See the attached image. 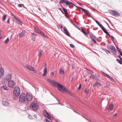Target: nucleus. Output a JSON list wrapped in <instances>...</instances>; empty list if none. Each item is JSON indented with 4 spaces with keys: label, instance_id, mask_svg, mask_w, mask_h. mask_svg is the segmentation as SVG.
Segmentation results:
<instances>
[{
    "label": "nucleus",
    "instance_id": "obj_1",
    "mask_svg": "<svg viewBox=\"0 0 122 122\" xmlns=\"http://www.w3.org/2000/svg\"><path fill=\"white\" fill-rule=\"evenodd\" d=\"M30 107L33 110L36 111L39 108V105L33 101L32 102Z\"/></svg>",
    "mask_w": 122,
    "mask_h": 122
},
{
    "label": "nucleus",
    "instance_id": "obj_2",
    "mask_svg": "<svg viewBox=\"0 0 122 122\" xmlns=\"http://www.w3.org/2000/svg\"><path fill=\"white\" fill-rule=\"evenodd\" d=\"M13 93L16 96L19 95L20 93V90L19 87L17 86L15 87L13 90Z\"/></svg>",
    "mask_w": 122,
    "mask_h": 122
},
{
    "label": "nucleus",
    "instance_id": "obj_3",
    "mask_svg": "<svg viewBox=\"0 0 122 122\" xmlns=\"http://www.w3.org/2000/svg\"><path fill=\"white\" fill-rule=\"evenodd\" d=\"M26 96L24 93H21L20 96L19 101L20 102H23L25 101Z\"/></svg>",
    "mask_w": 122,
    "mask_h": 122
},
{
    "label": "nucleus",
    "instance_id": "obj_4",
    "mask_svg": "<svg viewBox=\"0 0 122 122\" xmlns=\"http://www.w3.org/2000/svg\"><path fill=\"white\" fill-rule=\"evenodd\" d=\"M109 12L111 14L116 16H119L120 15L119 12L114 10H111Z\"/></svg>",
    "mask_w": 122,
    "mask_h": 122
},
{
    "label": "nucleus",
    "instance_id": "obj_5",
    "mask_svg": "<svg viewBox=\"0 0 122 122\" xmlns=\"http://www.w3.org/2000/svg\"><path fill=\"white\" fill-rule=\"evenodd\" d=\"M26 99L27 101H31L32 99V95L30 93H27L26 94Z\"/></svg>",
    "mask_w": 122,
    "mask_h": 122
},
{
    "label": "nucleus",
    "instance_id": "obj_6",
    "mask_svg": "<svg viewBox=\"0 0 122 122\" xmlns=\"http://www.w3.org/2000/svg\"><path fill=\"white\" fill-rule=\"evenodd\" d=\"M102 73L104 76H105L107 78H109L110 80H112V81L113 82L115 83V81L114 79L112 77L110 76L109 75L107 74L104 72L102 71Z\"/></svg>",
    "mask_w": 122,
    "mask_h": 122
},
{
    "label": "nucleus",
    "instance_id": "obj_7",
    "mask_svg": "<svg viewBox=\"0 0 122 122\" xmlns=\"http://www.w3.org/2000/svg\"><path fill=\"white\" fill-rule=\"evenodd\" d=\"M8 85L9 87L12 88L14 86L15 83L13 81L10 80L8 82Z\"/></svg>",
    "mask_w": 122,
    "mask_h": 122
},
{
    "label": "nucleus",
    "instance_id": "obj_8",
    "mask_svg": "<svg viewBox=\"0 0 122 122\" xmlns=\"http://www.w3.org/2000/svg\"><path fill=\"white\" fill-rule=\"evenodd\" d=\"M57 84V88L59 91H60L61 90L63 91V90H65V87L64 86L59 83H58Z\"/></svg>",
    "mask_w": 122,
    "mask_h": 122
},
{
    "label": "nucleus",
    "instance_id": "obj_9",
    "mask_svg": "<svg viewBox=\"0 0 122 122\" xmlns=\"http://www.w3.org/2000/svg\"><path fill=\"white\" fill-rule=\"evenodd\" d=\"M90 38L92 40V41H93L95 43H96V40H97V38L95 36L91 33L90 34Z\"/></svg>",
    "mask_w": 122,
    "mask_h": 122
},
{
    "label": "nucleus",
    "instance_id": "obj_10",
    "mask_svg": "<svg viewBox=\"0 0 122 122\" xmlns=\"http://www.w3.org/2000/svg\"><path fill=\"white\" fill-rule=\"evenodd\" d=\"M99 77V76L98 75H94L93 74H91L90 77V78H92L93 79H96L97 81Z\"/></svg>",
    "mask_w": 122,
    "mask_h": 122
},
{
    "label": "nucleus",
    "instance_id": "obj_11",
    "mask_svg": "<svg viewBox=\"0 0 122 122\" xmlns=\"http://www.w3.org/2000/svg\"><path fill=\"white\" fill-rule=\"evenodd\" d=\"M4 70L2 67H0V79L4 75Z\"/></svg>",
    "mask_w": 122,
    "mask_h": 122
},
{
    "label": "nucleus",
    "instance_id": "obj_12",
    "mask_svg": "<svg viewBox=\"0 0 122 122\" xmlns=\"http://www.w3.org/2000/svg\"><path fill=\"white\" fill-rule=\"evenodd\" d=\"M37 36V35L35 34L34 33H32L31 36V40L33 41H35L36 40V36Z\"/></svg>",
    "mask_w": 122,
    "mask_h": 122
},
{
    "label": "nucleus",
    "instance_id": "obj_13",
    "mask_svg": "<svg viewBox=\"0 0 122 122\" xmlns=\"http://www.w3.org/2000/svg\"><path fill=\"white\" fill-rule=\"evenodd\" d=\"M26 67L27 69L29 70L32 71L35 73L36 72L35 71L34 68L31 66H30L29 65H27L26 66Z\"/></svg>",
    "mask_w": 122,
    "mask_h": 122
},
{
    "label": "nucleus",
    "instance_id": "obj_14",
    "mask_svg": "<svg viewBox=\"0 0 122 122\" xmlns=\"http://www.w3.org/2000/svg\"><path fill=\"white\" fill-rule=\"evenodd\" d=\"M12 75L10 73H8L6 76V78L7 80H9L11 79Z\"/></svg>",
    "mask_w": 122,
    "mask_h": 122
},
{
    "label": "nucleus",
    "instance_id": "obj_15",
    "mask_svg": "<svg viewBox=\"0 0 122 122\" xmlns=\"http://www.w3.org/2000/svg\"><path fill=\"white\" fill-rule=\"evenodd\" d=\"M95 22L97 23L100 27L102 29V30L103 31L105 29L104 28V27L100 23V22L97 20L95 21Z\"/></svg>",
    "mask_w": 122,
    "mask_h": 122
},
{
    "label": "nucleus",
    "instance_id": "obj_16",
    "mask_svg": "<svg viewBox=\"0 0 122 122\" xmlns=\"http://www.w3.org/2000/svg\"><path fill=\"white\" fill-rule=\"evenodd\" d=\"M63 30L65 32V33L66 35L68 36H70V33L68 32L66 28L65 27H63Z\"/></svg>",
    "mask_w": 122,
    "mask_h": 122
},
{
    "label": "nucleus",
    "instance_id": "obj_17",
    "mask_svg": "<svg viewBox=\"0 0 122 122\" xmlns=\"http://www.w3.org/2000/svg\"><path fill=\"white\" fill-rule=\"evenodd\" d=\"M34 29L35 32L39 34L41 31L37 27L34 26Z\"/></svg>",
    "mask_w": 122,
    "mask_h": 122
},
{
    "label": "nucleus",
    "instance_id": "obj_18",
    "mask_svg": "<svg viewBox=\"0 0 122 122\" xmlns=\"http://www.w3.org/2000/svg\"><path fill=\"white\" fill-rule=\"evenodd\" d=\"M80 9L82 10L86 14L88 15L90 14V13L87 10H85L81 7L80 8Z\"/></svg>",
    "mask_w": 122,
    "mask_h": 122
},
{
    "label": "nucleus",
    "instance_id": "obj_19",
    "mask_svg": "<svg viewBox=\"0 0 122 122\" xmlns=\"http://www.w3.org/2000/svg\"><path fill=\"white\" fill-rule=\"evenodd\" d=\"M26 32L25 30H23L21 33L19 34V37L22 38L23 37V36Z\"/></svg>",
    "mask_w": 122,
    "mask_h": 122
},
{
    "label": "nucleus",
    "instance_id": "obj_20",
    "mask_svg": "<svg viewBox=\"0 0 122 122\" xmlns=\"http://www.w3.org/2000/svg\"><path fill=\"white\" fill-rule=\"evenodd\" d=\"M2 104L3 106H8L9 105V103L7 101H6L2 102Z\"/></svg>",
    "mask_w": 122,
    "mask_h": 122
},
{
    "label": "nucleus",
    "instance_id": "obj_21",
    "mask_svg": "<svg viewBox=\"0 0 122 122\" xmlns=\"http://www.w3.org/2000/svg\"><path fill=\"white\" fill-rule=\"evenodd\" d=\"M112 52H115L116 51V49L113 46H111L110 48V49Z\"/></svg>",
    "mask_w": 122,
    "mask_h": 122
},
{
    "label": "nucleus",
    "instance_id": "obj_22",
    "mask_svg": "<svg viewBox=\"0 0 122 122\" xmlns=\"http://www.w3.org/2000/svg\"><path fill=\"white\" fill-rule=\"evenodd\" d=\"M16 22L17 23H18L20 25H22V22L19 20V19H18L17 18V19L15 20Z\"/></svg>",
    "mask_w": 122,
    "mask_h": 122
},
{
    "label": "nucleus",
    "instance_id": "obj_23",
    "mask_svg": "<svg viewBox=\"0 0 122 122\" xmlns=\"http://www.w3.org/2000/svg\"><path fill=\"white\" fill-rule=\"evenodd\" d=\"M1 88L3 90H8L9 89L6 85H4L1 86Z\"/></svg>",
    "mask_w": 122,
    "mask_h": 122
},
{
    "label": "nucleus",
    "instance_id": "obj_24",
    "mask_svg": "<svg viewBox=\"0 0 122 122\" xmlns=\"http://www.w3.org/2000/svg\"><path fill=\"white\" fill-rule=\"evenodd\" d=\"M59 83H58L55 82V81H53V82L52 85L53 86L55 87H57V84Z\"/></svg>",
    "mask_w": 122,
    "mask_h": 122
},
{
    "label": "nucleus",
    "instance_id": "obj_25",
    "mask_svg": "<svg viewBox=\"0 0 122 122\" xmlns=\"http://www.w3.org/2000/svg\"><path fill=\"white\" fill-rule=\"evenodd\" d=\"M10 15L12 17V18H13L14 19H15L16 20V19H17V17H16L13 13H11Z\"/></svg>",
    "mask_w": 122,
    "mask_h": 122
},
{
    "label": "nucleus",
    "instance_id": "obj_26",
    "mask_svg": "<svg viewBox=\"0 0 122 122\" xmlns=\"http://www.w3.org/2000/svg\"><path fill=\"white\" fill-rule=\"evenodd\" d=\"M101 85V84L98 82H96L95 84H94L93 86V87H94L95 86H98L99 85Z\"/></svg>",
    "mask_w": 122,
    "mask_h": 122
},
{
    "label": "nucleus",
    "instance_id": "obj_27",
    "mask_svg": "<svg viewBox=\"0 0 122 122\" xmlns=\"http://www.w3.org/2000/svg\"><path fill=\"white\" fill-rule=\"evenodd\" d=\"M64 72V71L61 68L59 70V73L61 74H63Z\"/></svg>",
    "mask_w": 122,
    "mask_h": 122
},
{
    "label": "nucleus",
    "instance_id": "obj_28",
    "mask_svg": "<svg viewBox=\"0 0 122 122\" xmlns=\"http://www.w3.org/2000/svg\"><path fill=\"white\" fill-rule=\"evenodd\" d=\"M39 34L41 35L42 36L44 37H46V35L44 33L41 31L40 33Z\"/></svg>",
    "mask_w": 122,
    "mask_h": 122
},
{
    "label": "nucleus",
    "instance_id": "obj_29",
    "mask_svg": "<svg viewBox=\"0 0 122 122\" xmlns=\"http://www.w3.org/2000/svg\"><path fill=\"white\" fill-rule=\"evenodd\" d=\"M63 10L64 12L65 15H67L68 14L67 13V10L65 8H63Z\"/></svg>",
    "mask_w": 122,
    "mask_h": 122
},
{
    "label": "nucleus",
    "instance_id": "obj_30",
    "mask_svg": "<svg viewBox=\"0 0 122 122\" xmlns=\"http://www.w3.org/2000/svg\"><path fill=\"white\" fill-rule=\"evenodd\" d=\"M103 31L105 33L108 35L109 37H110L111 35L108 33V32L106 31V29L104 30Z\"/></svg>",
    "mask_w": 122,
    "mask_h": 122
},
{
    "label": "nucleus",
    "instance_id": "obj_31",
    "mask_svg": "<svg viewBox=\"0 0 122 122\" xmlns=\"http://www.w3.org/2000/svg\"><path fill=\"white\" fill-rule=\"evenodd\" d=\"M67 0H60V3H66L67 2Z\"/></svg>",
    "mask_w": 122,
    "mask_h": 122
},
{
    "label": "nucleus",
    "instance_id": "obj_32",
    "mask_svg": "<svg viewBox=\"0 0 122 122\" xmlns=\"http://www.w3.org/2000/svg\"><path fill=\"white\" fill-rule=\"evenodd\" d=\"M45 117H46L48 118H50L51 117L49 113L47 112L46 114V115L45 116Z\"/></svg>",
    "mask_w": 122,
    "mask_h": 122
},
{
    "label": "nucleus",
    "instance_id": "obj_33",
    "mask_svg": "<svg viewBox=\"0 0 122 122\" xmlns=\"http://www.w3.org/2000/svg\"><path fill=\"white\" fill-rule=\"evenodd\" d=\"M38 51V53H39L38 56L39 57H40L41 56V54L42 53L41 51V50H39Z\"/></svg>",
    "mask_w": 122,
    "mask_h": 122
},
{
    "label": "nucleus",
    "instance_id": "obj_34",
    "mask_svg": "<svg viewBox=\"0 0 122 122\" xmlns=\"http://www.w3.org/2000/svg\"><path fill=\"white\" fill-rule=\"evenodd\" d=\"M87 71L88 73L89 74H92V73H93V71H91L90 70H88Z\"/></svg>",
    "mask_w": 122,
    "mask_h": 122
},
{
    "label": "nucleus",
    "instance_id": "obj_35",
    "mask_svg": "<svg viewBox=\"0 0 122 122\" xmlns=\"http://www.w3.org/2000/svg\"><path fill=\"white\" fill-rule=\"evenodd\" d=\"M113 104H111L110 105L108 109H112L113 108Z\"/></svg>",
    "mask_w": 122,
    "mask_h": 122
},
{
    "label": "nucleus",
    "instance_id": "obj_36",
    "mask_svg": "<svg viewBox=\"0 0 122 122\" xmlns=\"http://www.w3.org/2000/svg\"><path fill=\"white\" fill-rule=\"evenodd\" d=\"M6 16L7 15H6L5 14L3 15V20H5L6 17Z\"/></svg>",
    "mask_w": 122,
    "mask_h": 122
},
{
    "label": "nucleus",
    "instance_id": "obj_37",
    "mask_svg": "<svg viewBox=\"0 0 122 122\" xmlns=\"http://www.w3.org/2000/svg\"><path fill=\"white\" fill-rule=\"evenodd\" d=\"M48 81L51 84H52L53 82V81H52L50 79H48Z\"/></svg>",
    "mask_w": 122,
    "mask_h": 122
},
{
    "label": "nucleus",
    "instance_id": "obj_38",
    "mask_svg": "<svg viewBox=\"0 0 122 122\" xmlns=\"http://www.w3.org/2000/svg\"><path fill=\"white\" fill-rule=\"evenodd\" d=\"M9 41V38H7L6 39L4 43H7Z\"/></svg>",
    "mask_w": 122,
    "mask_h": 122
},
{
    "label": "nucleus",
    "instance_id": "obj_39",
    "mask_svg": "<svg viewBox=\"0 0 122 122\" xmlns=\"http://www.w3.org/2000/svg\"><path fill=\"white\" fill-rule=\"evenodd\" d=\"M66 5L67 6H68L69 5H70V2L68 0H67V2L66 3Z\"/></svg>",
    "mask_w": 122,
    "mask_h": 122
},
{
    "label": "nucleus",
    "instance_id": "obj_40",
    "mask_svg": "<svg viewBox=\"0 0 122 122\" xmlns=\"http://www.w3.org/2000/svg\"><path fill=\"white\" fill-rule=\"evenodd\" d=\"M47 71V68L46 67H45L43 70V72L44 73H46Z\"/></svg>",
    "mask_w": 122,
    "mask_h": 122
},
{
    "label": "nucleus",
    "instance_id": "obj_41",
    "mask_svg": "<svg viewBox=\"0 0 122 122\" xmlns=\"http://www.w3.org/2000/svg\"><path fill=\"white\" fill-rule=\"evenodd\" d=\"M47 112L45 110L43 111V114L45 116L46 115V113Z\"/></svg>",
    "mask_w": 122,
    "mask_h": 122
},
{
    "label": "nucleus",
    "instance_id": "obj_42",
    "mask_svg": "<svg viewBox=\"0 0 122 122\" xmlns=\"http://www.w3.org/2000/svg\"><path fill=\"white\" fill-rule=\"evenodd\" d=\"M81 32L83 33L84 34H85L86 35H87V34L86 33V32L84 31V30H83V29H82V28H81Z\"/></svg>",
    "mask_w": 122,
    "mask_h": 122
},
{
    "label": "nucleus",
    "instance_id": "obj_43",
    "mask_svg": "<svg viewBox=\"0 0 122 122\" xmlns=\"http://www.w3.org/2000/svg\"><path fill=\"white\" fill-rule=\"evenodd\" d=\"M116 61L120 64H121V61L118 59H117Z\"/></svg>",
    "mask_w": 122,
    "mask_h": 122
},
{
    "label": "nucleus",
    "instance_id": "obj_44",
    "mask_svg": "<svg viewBox=\"0 0 122 122\" xmlns=\"http://www.w3.org/2000/svg\"><path fill=\"white\" fill-rule=\"evenodd\" d=\"M85 92L87 94L89 92V90L88 89H86L85 90Z\"/></svg>",
    "mask_w": 122,
    "mask_h": 122
},
{
    "label": "nucleus",
    "instance_id": "obj_45",
    "mask_svg": "<svg viewBox=\"0 0 122 122\" xmlns=\"http://www.w3.org/2000/svg\"><path fill=\"white\" fill-rule=\"evenodd\" d=\"M116 47L118 52H120L121 51L118 47L117 46Z\"/></svg>",
    "mask_w": 122,
    "mask_h": 122
},
{
    "label": "nucleus",
    "instance_id": "obj_46",
    "mask_svg": "<svg viewBox=\"0 0 122 122\" xmlns=\"http://www.w3.org/2000/svg\"><path fill=\"white\" fill-rule=\"evenodd\" d=\"M22 5H23V6H24V5L23 4H19L18 5V6L19 7H22Z\"/></svg>",
    "mask_w": 122,
    "mask_h": 122
},
{
    "label": "nucleus",
    "instance_id": "obj_47",
    "mask_svg": "<svg viewBox=\"0 0 122 122\" xmlns=\"http://www.w3.org/2000/svg\"><path fill=\"white\" fill-rule=\"evenodd\" d=\"M70 46L72 48H74L75 47L72 44H71L70 45Z\"/></svg>",
    "mask_w": 122,
    "mask_h": 122
},
{
    "label": "nucleus",
    "instance_id": "obj_48",
    "mask_svg": "<svg viewBox=\"0 0 122 122\" xmlns=\"http://www.w3.org/2000/svg\"><path fill=\"white\" fill-rule=\"evenodd\" d=\"M59 26L60 28H63V26L61 24H59Z\"/></svg>",
    "mask_w": 122,
    "mask_h": 122
},
{
    "label": "nucleus",
    "instance_id": "obj_49",
    "mask_svg": "<svg viewBox=\"0 0 122 122\" xmlns=\"http://www.w3.org/2000/svg\"><path fill=\"white\" fill-rule=\"evenodd\" d=\"M28 117L30 119H32L33 118V117H32L30 115H29L28 116Z\"/></svg>",
    "mask_w": 122,
    "mask_h": 122
},
{
    "label": "nucleus",
    "instance_id": "obj_50",
    "mask_svg": "<svg viewBox=\"0 0 122 122\" xmlns=\"http://www.w3.org/2000/svg\"><path fill=\"white\" fill-rule=\"evenodd\" d=\"M63 91H65L66 92H69V91L67 89H66L65 88V90H63Z\"/></svg>",
    "mask_w": 122,
    "mask_h": 122
},
{
    "label": "nucleus",
    "instance_id": "obj_51",
    "mask_svg": "<svg viewBox=\"0 0 122 122\" xmlns=\"http://www.w3.org/2000/svg\"><path fill=\"white\" fill-rule=\"evenodd\" d=\"M81 84H80L79 85V87L78 88V89L79 90V89H80L81 88Z\"/></svg>",
    "mask_w": 122,
    "mask_h": 122
},
{
    "label": "nucleus",
    "instance_id": "obj_52",
    "mask_svg": "<svg viewBox=\"0 0 122 122\" xmlns=\"http://www.w3.org/2000/svg\"><path fill=\"white\" fill-rule=\"evenodd\" d=\"M115 39V38H114L113 37H112V38L111 39L112 41L113 42L114 41V40Z\"/></svg>",
    "mask_w": 122,
    "mask_h": 122
},
{
    "label": "nucleus",
    "instance_id": "obj_53",
    "mask_svg": "<svg viewBox=\"0 0 122 122\" xmlns=\"http://www.w3.org/2000/svg\"><path fill=\"white\" fill-rule=\"evenodd\" d=\"M111 45H110V46H107V47L109 49H110V47L111 46Z\"/></svg>",
    "mask_w": 122,
    "mask_h": 122
},
{
    "label": "nucleus",
    "instance_id": "obj_54",
    "mask_svg": "<svg viewBox=\"0 0 122 122\" xmlns=\"http://www.w3.org/2000/svg\"><path fill=\"white\" fill-rule=\"evenodd\" d=\"M44 121L46 122H47L48 121V122H50V121H48V120L46 118H45V119Z\"/></svg>",
    "mask_w": 122,
    "mask_h": 122
},
{
    "label": "nucleus",
    "instance_id": "obj_55",
    "mask_svg": "<svg viewBox=\"0 0 122 122\" xmlns=\"http://www.w3.org/2000/svg\"><path fill=\"white\" fill-rule=\"evenodd\" d=\"M70 5H74V4L71 2H70Z\"/></svg>",
    "mask_w": 122,
    "mask_h": 122
},
{
    "label": "nucleus",
    "instance_id": "obj_56",
    "mask_svg": "<svg viewBox=\"0 0 122 122\" xmlns=\"http://www.w3.org/2000/svg\"><path fill=\"white\" fill-rule=\"evenodd\" d=\"M77 3L79 5H80V6H82L83 5L81 3H78V2Z\"/></svg>",
    "mask_w": 122,
    "mask_h": 122
},
{
    "label": "nucleus",
    "instance_id": "obj_57",
    "mask_svg": "<svg viewBox=\"0 0 122 122\" xmlns=\"http://www.w3.org/2000/svg\"><path fill=\"white\" fill-rule=\"evenodd\" d=\"M10 21V20L9 19H8L7 21V23H9V22Z\"/></svg>",
    "mask_w": 122,
    "mask_h": 122
},
{
    "label": "nucleus",
    "instance_id": "obj_58",
    "mask_svg": "<svg viewBox=\"0 0 122 122\" xmlns=\"http://www.w3.org/2000/svg\"><path fill=\"white\" fill-rule=\"evenodd\" d=\"M120 54L122 56V52L121 51L120 52Z\"/></svg>",
    "mask_w": 122,
    "mask_h": 122
},
{
    "label": "nucleus",
    "instance_id": "obj_59",
    "mask_svg": "<svg viewBox=\"0 0 122 122\" xmlns=\"http://www.w3.org/2000/svg\"><path fill=\"white\" fill-rule=\"evenodd\" d=\"M106 51L109 53H110V52L108 50H107Z\"/></svg>",
    "mask_w": 122,
    "mask_h": 122
},
{
    "label": "nucleus",
    "instance_id": "obj_60",
    "mask_svg": "<svg viewBox=\"0 0 122 122\" xmlns=\"http://www.w3.org/2000/svg\"><path fill=\"white\" fill-rule=\"evenodd\" d=\"M45 73H44L42 75V76H45Z\"/></svg>",
    "mask_w": 122,
    "mask_h": 122
},
{
    "label": "nucleus",
    "instance_id": "obj_61",
    "mask_svg": "<svg viewBox=\"0 0 122 122\" xmlns=\"http://www.w3.org/2000/svg\"><path fill=\"white\" fill-rule=\"evenodd\" d=\"M84 117V118H85L87 120H88V121H89V122H91V121H89V120H88L86 118H85V117Z\"/></svg>",
    "mask_w": 122,
    "mask_h": 122
},
{
    "label": "nucleus",
    "instance_id": "obj_62",
    "mask_svg": "<svg viewBox=\"0 0 122 122\" xmlns=\"http://www.w3.org/2000/svg\"><path fill=\"white\" fill-rule=\"evenodd\" d=\"M46 65H47L46 63H45L44 64V66H46Z\"/></svg>",
    "mask_w": 122,
    "mask_h": 122
},
{
    "label": "nucleus",
    "instance_id": "obj_63",
    "mask_svg": "<svg viewBox=\"0 0 122 122\" xmlns=\"http://www.w3.org/2000/svg\"><path fill=\"white\" fill-rule=\"evenodd\" d=\"M51 74H52L53 75V76L54 75V73L53 72H52L51 73Z\"/></svg>",
    "mask_w": 122,
    "mask_h": 122
},
{
    "label": "nucleus",
    "instance_id": "obj_64",
    "mask_svg": "<svg viewBox=\"0 0 122 122\" xmlns=\"http://www.w3.org/2000/svg\"><path fill=\"white\" fill-rule=\"evenodd\" d=\"M37 115H35L34 116L35 118H36V117H37Z\"/></svg>",
    "mask_w": 122,
    "mask_h": 122
}]
</instances>
